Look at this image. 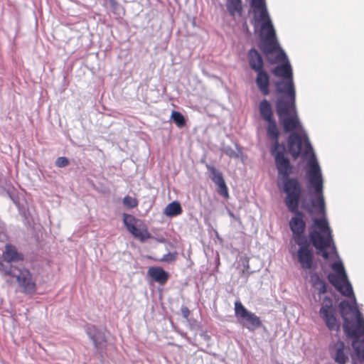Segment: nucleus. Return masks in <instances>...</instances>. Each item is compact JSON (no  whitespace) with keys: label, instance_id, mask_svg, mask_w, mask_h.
I'll return each instance as SVG.
<instances>
[{"label":"nucleus","instance_id":"25","mask_svg":"<svg viewBox=\"0 0 364 364\" xmlns=\"http://www.w3.org/2000/svg\"><path fill=\"white\" fill-rule=\"evenodd\" d=\"M123 205L129 208H134L138 205V201L136 198L129 196H126L122 200Z\"/></svg>","mask_w":364,"mask_h":364},{"label":"nucleus","instance_id":"11","mask_svg":"<svg viewBox=\"0 0 364 364\" xmlns=\"http://www.w3.org/2000/svg\"><path fill=\"white\" fill-rule=\"evenodd\" d=\"M105 328H99L95 325H87L85 327V333L90 341H92L94 348L97 354L102 358L103 353L107 348V338L105 336Z\"/></svg>","mask_w":364,"mask_h":364},{"label":"nucleus","instance_id":"28","mask_svg":"<svg viewBox=\"0 0 364 364\" xmlns=\"http://www.w3.org/2000/svg\"><path fill=\"white\" fill-rule=\"evenodd\" d=\"M176 259V255L168 252L165 254L161 259V262H171Z\"/></svg>","mask_w":364,"mask_h":364},{"label":"nucleus","instance_id":"15","mask_svg":"<svg viewBox=\"0 0 364 364\" xmlns=\"http://www.w3.org/2000/svg\"><path fill=\"white\" fill-rule=\"evenodd\" d=\"M272 73L281 79L294 77L293 69L289 61L279 63L272 70Z\"/></svg>","mask_w":364,"mask_h":364},{"label":"nucleus","instance_id":"14","mask_svg":"<svg viewBox=\"0 0 364 364\" xmlns=\"http://www.w3.org/2000/svg\"><path fill=\"white\" fill-rule=\"evenodd\" d=\"M1 258L6 262H10L11 263L20 262L24 260V255L23 253L18 251L15 245L7 243L4 247Z\"/></svg>","mask_w":364,"mask_h":364},{"label":"nucleus","instance_id":"16","mask_svg":"<svg viewBox=\"0 0 364 364\" xmlns=\"http://www.w3.org/2000/svg\"><path fill=\"white\" fill-rule=\"evenodd\" d=\"M147 275L154 282L164 285L168 281L169 274L162 267H151L149 268Z\"/></svg>","mask_w":364,"mask_h":364},{"label":"nucleus","instance_id":"4","mask_svg":"<svg viewBox=\"0 0 364 364\" xmlns=\"http://www.w3.org/2000/svg\"><path fill=\"white\" fill-rule=\"evenodd\" d=\"M343 325L347 336L352 340L356 355L364 360V317L346 272L343 267Z\"/></svg>","mask_w":364,"mask_h":364},{"label":"nucleus","instance_id":"27","mask_svg":"<svg viewBox=\"0 0 364 364\" xmlns=\"http://www.w3.org/2000/svg\"><path fill=\"white\" fill-rule=\"evenodd\" d=\"M69 164V160L65 156H60L55 161V166L59 168L65 167Z\"/></svg>","mask_w":364,"mask_h":364},{"label":"nucleus","instance_id":"9","mask_svg":"<svg viewBox=\"0 0 364 364\" xmlns=\"http://www.w3.org/2000/svg\"><path fill=\"white\" fill-rule=\"evenodd\" d=\"M319 314L327 328L331 331H336L338 333L340 328V322L336 317L333 300L329 296H325L323 298Z\"/></svg>","mask_w":364,"mask_h":364},{"label":"nucleus","instance_id":"26","mask_svg":"<svg viewBox=\"0 0 364 364\" xmlns=\"http://www.w3.org/2000/svg\"><path fill=\"white\" fill-rule=\"evenodd\" d=\"M221 150L223 154L228 156L230 158L237 159L239 157V154L230 146H224Z\"/></svg>","mask_w":364,"mask_h":364},{"label":"nucleus","instance_id":"21","mask_svg":"<svg viewBox=\"0 0 364 364\" xmlns=\"http://www.w3.org/2000/svg\"><path fill=\"white\" fill-rule=\"evenodd\" d=\"M182 207L178 201H173L168 203L164 210V213L168 217H176L182 213Z\"/></svg>","mask_w":364,"mask_h":364},{"label":"nucleus","instance_id":"6","mask_svg":"<svg viewBox=\"0 0 364 364\" xmlns=\"http://www.w3.org/2000/svg\"><path fill=\"white\" fill-rule=\"evenodd\" d=\"M247 59L250 68L257 74L255 83L258 90L262 95H269L270 94V76L264 70L262 55L256 48H252L248 50Z\"/></svg>","mask_w":364,"mask_h":364},{"label":"nucleus","instance_id":"29","mask_svg":"<svg viewBox=\"0 0 364 364\" xmlns=\"http://www.w3.org/2000/svg\"><path fill=\"white\" fill-rule=\"evenodd\" d=\"M113 13L117 14L120 9V5L116 0H108Z\"/></svg>","mask_w":364,"mask_h":364},{"label":"nucleus","instance_id":"33","mask_svg":"<svg viewBox=\"0 0 364 364\" xmlns=\"http://www.w3.org/2000/svg\"><path fill=\"white\" fill-rule=\"evenodd\" d=\"M245 269H249L250 266H249V263H248V261H246V264L244 266Z\"/></svg>","mask_w":364,"mask_h":364},{"label":"nucleus","instance_id":"22","mask_svg":"<svg viewBox=\"0 0 364 364\" xmlns=\"http://www.w3.org/2000/svg\"><path fill=\"white\" fill-rule=\"evenodd\" d=\"M173 122L179 128H182L186 125L185 117L178 111H173L171 116Z\"/></svg>","mask_w":364,"mask_h":364},{"label":"nucleus","instance_id":"8","mask_svg":"<svg viewBox=\"0 0 364 364\" xmlns=\"http://www.w3.org/2000/svg\"><path fill=\"white\" fill-rule=\"evenodd\" d=\"M234 310L238 322L250 331H254L262 326L260 318L248 311L240 300L235 301Z\"/></svg>","mask_w":364,"mask_h":364},{"label":"nucleus","instance_id":"10","mask_svg":"<svg viewBox=\"0 0 364 364\" xmlns=\"http://www.w3.org/2000/svg\"><path fill=\"white\" fill-rule=\"evenodd\" d=\"M14 277L21 293L33 295L37 290L36 280L31 271L26 267L18 269Z\"/></svg>","mask_w":364,"mask_h":364},{"label":"nucleus","instance_id":"20","mask_svg":"<svg viewBox=\"0 0 364 364\" xmlns=\"http://www.w3.org/2000/svg\"><path fill=\"white\" fill-rule=\"evenodd\" d=\"M226 8L231 16L236 14L240 16L242 14V0H226Z\"/></svg>","mask_w":364,"mask_h":364},{"label":"nucleus","instance_id":"34","mask_svg":"<svg viewBox=\"0 0 364 364\" xmlns=\"http://www.w3.org/2000/svg\"><path fill=\"white\" fill-rule=\"evenodd\" d=\"M338 308L341 309V301L338 303Z\"/></svg>","mask_w":364,"mask_h":364},{"label":"nucleus","instance_id":"31","mask_svg":"<svg viewBox=\"0 0 364 364\" xmlns=\"http://www.w3.org/2000/svg\"><path fill=\"white\" fill-rule=\"evenodd\" d=\"M348 360V357L347 356H345L343 354V358H342V360H343V364H345L346 361Z\"/></svg>","mask_w":364,"mask_h":364},{"label":"nucleus","instance_id":"7","mask_svg":"<svg viewBox=\"0 0 364 364\" xmlns=\"http://www.w3.org/2000/svg\"><path fill=\"white\" fill-rule=\"evenodd\" d=\"M276 92L282 95L277 99L275 107L279 104L293 105L296 104V87L294 77L281 79L274 82Z\"/></svg>","mask_w":364,"mask_h":364},{"label":"nucleus","instance_id":"18","mask_svg":"<svg viewBox=\"0 0 364 364\" xmlns=\"http://www.w3.org/2000/svg\"><path fill=\"white\" fill-rule=\"evenodd\" d=\"M18 269L17 266L14 265L11 262H6L0 257V275L2 277H14Z\"/></svg>","mask_w":364,"mask_h":364},{"label":"nucleus","instance_id":"12","mask_svg":"<svg viewBox=\"0 0 364 364\" xmlns=\"http://www.w3.org/2000/svg\"><path fill=\"white\" fill-rule=\"evenodd\" d=\"M208 176L211 181L218 186V193L224 198H229L228 189L225 181L223 173L217 169L213 165L206 164Z\"/></svg>","mask_w":364,"mask_h":364},{"label":"nucleus","instance_id":"17","mask_svg":"<svg viewBox=\"0 0 364 364\" xmlns=\"http://www.w3.org/2000/svg\"><path fill=\"white\" fill-rule=\"evenodd\" d=\"M332 269L335 271L336 275L329 274L328 279L336 290L341 294V260L338 259L333 263Z\"/></svg>","mask_w":364,"mask_h":364},{"label":"nucleus","instance_id":"3","mask_svg":"<svg viewBox=\"0 0 364 364\" xmlns=\"http://www.w3.org/2000/svg\"><path fill=\"white\" fill-rule=\"evenodd\" d=\"M321 191L322 200H319V195L314 191L310 199V205L302 203V207L309 213L319 215V218H313L310 227L309 240L302 243H296L299 246L296 252L297 259L302 269H310L313 267L314 254L309 248L310 244L316 249V254L324 259L338 256L333 239V234L326 218V203Z\"/></svg>","mask_w":364,"mask_h":364},{"label":"nucleus","instance_id":"32","mask_svg":"<svg viewBox=\"0 0 364 364\" xmlns=\"http://www.w3.org/2000/svg\"><path fill=\"white\" fill-rule=\"evenodd\" d=\"M228 214H229V215H230L231 218H235V215H234V213H233L232 212H231V211H230V210H229V211H228Z\"/></svg>","mask_w":364,"mask_h":364},{"label":"nucleus","instance_id":"24","mask_svg":"<svg viewBox=\"0 0 364 364\" xmlns=\"http://www.w3.org/2000/svg\"><path fill=\"white\" fill-rule=\"evenodd\" d=\"M274 53H277L275 58L277 62L279 63H283V62L289 61L287 55L286 54L284 50L281 48L279 44V48L274 51Z\"/></svg>","mask_w":364,"mask_h":364},{"label":"nucleus","instance_id":"23","mask_svg":"<svg viewBox=\"0 0 364 364\" xmlns=\"http://www.w3.org/2000/svg\"><path fill=\"white\" fill-rule=\"evenodd\" d=\"M314 287L318 290V295H321L327 291V284L326 282L320 279L318 277H316L314 282Z\"/></svg>","mask_w":364,"mask_h":364},{"label":"nucleus","instance_id":"5","mask_svg":"<svg viewBox=\"0 0 364 364\" xmlns=\"http://www.w3.org/2000/svg\"><path fill=\"white\" fill-rule=\"evenodd\" d=\"M253 17L251 23L262 43V50L265 54H272L279 48V41L265 0H251Z\"/></svg>","mask_w":364,"mask_h":364},{"label":"nucleus","instance_id":"2","mask_svg":"<svg viewBox=\"0 0 364 364\" xmlns=\"http://www.w3.org/2000/svg\"><path fill=\"white\" fill-rule=\"evenodd\" d=\"M279 104L275 107L276 113L284 132L290 133L287 138L289 153L296 159L302 154L309 156L306 161V178L309 190L313 189L322 200L323 189L322 171L309 136L301 123L296 104Z\"/></svg>","mask_w":364,"mask_h":364},{"label":"nucleus","instance_id":"30","mask_svg":"<svg viewBox=\"0 0 364 364\" xmlns=\"http://www.w3.org/2000/svg\"><path fill=\"white\" fill-rule=\"evenodd\" d=\"M181 311L182 316L184 318L188 319L191 314V311H190L189 309L186 306H182L181 308Z\"/></svg>","mask_w":364,"mask_h":364},{"label":"nucleus","instance_id":"13","mask_svg":"<svg viewBox=\"0 0 364 364\" xmlns=\"http://www.w3.org/2000/svg\"><path fill=\"white\" fill-rule=\"evenodd\" d=\"M139 220L132 215L124 213L123 223L127 230L135 237L139 239L141 242L146 241L150 238L151 235L146 229L141 230L136 227Z\"/></svg>","mask_w":364,"mask_h":364},{"label":"nucleus","instance_id":"19","mask_svg":"<svg viewBox=\"0 0 364 364\" xmlns=\"http://www.w3.org/2000/svg\"><path fill=\"white\" fill-rule=\"evenodd\" d=\"M329 353L334 360L341 364V338L338 336L336 342H331L328 346Z\"/></svg>","mask_w":364,"mask_h":364},{"label":"nucleus","instance_id":"1","mask_svg":"<svg viewBox=\"0 0 364 364\" xmlns=\"http://www.w3.org/2000/svg\"><path fill=\"white\" fill-rule=\"evenodd\" d=\"M258 108L260 117L267 122V137L272 141L269 151L274 159L278 178L282 181V186L279 183L278 186L285 194V205L289 211L294 214L289 221L292 239L295 243H302V241L309 240L305 235L306 223L304 220V213L299 210L303 187L298 178L290 176L293 173L294 166L287 156L285 144L279 142L280 131L274 118L270 102L267 99L262 100Z\"/></svg>","mask_w":364,"mask_h":364}]
</instances>
